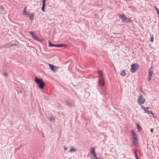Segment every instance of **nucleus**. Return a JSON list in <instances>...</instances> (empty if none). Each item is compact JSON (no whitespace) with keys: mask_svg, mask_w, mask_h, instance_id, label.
Returning a JSON list of instances; mask_svg holds the SVG:
<instances>
[{"mask_svg":"<svg viewBox=\"0 0 159 159\" xmlns=\"http://www.w3.org/2000/svg\"><path fill=\"white\" fill-rule=\"evenodd\" d=\"M34 81L38 85V87L41 89H43L45 86V84L43 81L42 79H39L37 77H35Z\"/></svg>","mask_w":159,"mask_h":159,"instance_id":"nucleus-1","label":"nucleus"},{"mask_svg":"<svg viewBox=\"0 0 159 159\" xmlns=\"http://www.w3.org/2000/svg\"><path fill=\"white\" fill-rule=\"evenodd\" d=\"M130 71L132 73H134L139 67V66L137 64L133 63L131 65Z\"/></svg>","mask_w":159,"mask_h":159,"instance_id":"nucleus-2","label":"nucleus"},{"mask_svg":"<svg viewBox=\"0 0 159 159\" xmlns=\"http://www.w3.org/2000/svg\"><path fill=\"white\" fill-rule=\"evenodd\" d=\"M153 69L152 67L150 68L148 71V81H150L151 79L152 75L153 74Z\"/></svg>","mask_w":159,"mask_h":159,"instance_id":"nucleus-3","label":"nucleus"},{"mask_svg":"<svg viewBox=\"0 0 159 159\" xmlns=\"http://www.w3.org/2000/svg\"><path fill=\"white\" fill-rule=\"evenodd\" d=\"M145 99H143L142 98V95H140L137 100V102L139 105H142L145 102Z\"/></svg>","mask_w":159,"mask_h":159,"instance_id":"nucleus-4","label":"nucleus"},{"mask_svg":"<svg viewBox=\"0 0 159 159\" xmlns=\"http://www.w3.org/2000/svg\"><path fill=\"white\" fill-rule=\"evenodd\" d=\"M48 65H49L50 69L53 72H56L58 68H59V67L54 66L53 65L50 64H48Z\"/></svg>","mask_w":159,"mask_h":159,"instance_id":"nucleus-5","label":"nucleus"},{"mask_svg":"<svg viewBox=\"0 0 159 159\" xmlns=\"http://www.w3.org/2000/svg\"><path fill=\"white\" fill-rule=\"evenodd\" d=\"M98 84L102 86L104 85V77H100L98 81Z\"/></svg>","mask_w":159,"mask_h":159,"instance_id":"nucleus-6","label":"nucleus"},{"mask_svg":"<svg viewBox=\"0 0 159 159\" xmlns=\"http://www.w3.org/2000/svg\"><path fill=\"white\" fill-rule=\"evenodd\" d=\"M131 134L132 135V138L133 139H138L136 134L135 133L134 130H132L131 131Z\"/></svg>","mask_w":159,"mask_h":159,"instance_id":"nucleus-7","label":"nucleus"},{"mask_svg":"<svg viewBox=\"0 0 159 159\" xmlns=\"http://www.w3.org/2000/svg\"><path fill=\"white\" fill-rule=\"evenodd\" d=\"M65 102L66 103V105L67 106L70 107H74L75 106L74 103H71L69 100H66Z\"/></svg>","mask_w":159,"mask_h":159,"instance_id":"nucleus-8","label":"nucleus"},{"mask_svg":"<svg viewBox=\"0 0 159 159\" xmlns=\"http://www.w3.org/2000/svg\"><path fill=\"white\" fill-rule=\"evenodd\" d=\"M119 16L120 18L122 20V21L123 22H124V21L125 20V18L126 17V16L124 14L119 15Z\"/></svg>","mask_w":159,"mask_h":159,"instance_id":"nucleus-9","label":"nucleus"},{"mask_svg":"<svg viewBox=\"0 0 159 159\" xmlns=\"http://www.w3.org/2000/svg\"><path fill=\"white\" fill-rule=\"evenodd\" d=\"M63 47L66 48L67 47V45L65 44H56V48H60Z\"/></svg>","mask_w":159,"mask_h":159,"instance_id":"nucleus-10","label":"nucleus"},{"mask_svg":"<svg viewBox=\"0 0 159 159\" xmlns=\"http://www.w3.org/2000/svg\"><path fill=\"white\" fill-rule=\"evenodd\" d=\"M26 8L25 7L24 11H23V15H24L25 16H26V15H29L30 16V14H31L30 13V11H26Z\"/></svg>","mask_w":159,"mask_h":159,"instance_id":"nucleus-11","label":"nucleus"},{"mask_svg":"<svg viewBox=\"0 0 159 159\" xmlns=\"http://www.w3.org/2000/svg\"><path fill=\"white\" fill-rule=\"evenodd\" d=\"M90 153L92 155L94 153L96 152L95 151V148H94L91 147L90 149Z\"/></svg>","mask_w":159,"mask_h":159,"instance_id":"nucleus-12","label":"nucleus"},{"mask_svg":"<svg viewBox=\"0 0 159 159\" xmlns=\"http://www.w3.org/2000/svg\"><path fill=\"white\" fill-rule=\"evenodd\" d=\"M131 20L130 18L126 17L125 19V20L124 21V23H127L129 22H131Z\"/></svg>","mask_w":159,"mask_h":159,"instance_id":"nucleus-13","label":"nucleus"},{"mask_svg":"<svg viewBox=\"0 0 159 159\" xmlns=\"http://www.w3.org/2000/svg\"><path fill=\"white\" fill-rule=\"evenodd\" d=\"M137 128L138 130V131L139 132H140L142 130L141 127L138 123L137 124Z\"/></svg>","mask_w":159,"mask_h":159,"instance_id":"nucleus-14","label":"nucleus"},{"mask_svg":"<svg viewBox=\"0 0 159 159\" xmlns=\"http://www.w3.org/2000/svg\"><path fill=\"white\" fill-rule=\"evenodd\" d=\"M138 139H134L132 141L134 145L135 146H136V145L138 144Z\"/></svg>","mask_w":159,"mask_h":159,"instance_id":"nucleus-15","label":"nucleus"},{"mask_svg":"<svg viewBox=\"0 0 159 159\" xmlns=\"http://www.w3.org/2000/svg\"><path fill=\"white\" fill-rule=\"evenodd\" d=\"M126 75L125 71V70H122L120 73V75L123 77H124Z\"/></svg>","mask_w":159,"mask_h":159,"instance_id":"nucleus-16","label":"nucleus"},{"mask_svg":"<svg viewBox=\"0 0 159 159\" xmlns=\"http://www.w3.org/2000/svg\"><path fill=\"white\" fill-rule=\"evenodd\" d=\"M98 73L99 75V78L100 77H104L102 73V72L101 70H98Z\"/></svg>","mask_w":159,"mask_h":159,"instance_id":"nucleus-17","label":"nucleus"},{"mask_svg":"<svg viewBox=\"0 0 159 159\" xmlns=\"http://www.w3.org/2000/svg\"><path fill=\"white\" fill-rule=\"evenodd\" d=\"M49 45L50 47H56V44H53L51 43L50 41H48Z\"/></svg>","mask_w":159,"mask_h":159,"instance_id":"nucleus-18","label":"nucleus"},{"mask_svg":"<svg viewBox=\"0 0 159 159\" xmlns=\"http://www.w3.org/2000/svg\"><path fill=\"white\" fill-rule=\"evenodd\" d=\"M29 18L30 20H33L34 19V16L33 13H32L29 16Z\"/></svg>","mask_w":159,"mask_h":159,"instance_id":"nucleus-19","label":"nucleus"},{"mask_svg":"<svg viewBox=\"0 0 159 159\" xmlns=\"http://www.w3.org/2000/svg\"><path fill=\"white\" fill-rule=\"evenodd\" d=\"M77 151V149L75 148H74L73 147H72L70 149V152H75Z\"/></svg>","mask_w":159,"mask_h":159,"instance_id":"nucleus-20","label":"nucleus"},{"mask_svg":"<svg viewBox=\"0 0 159 159\" xmlns=\"http://www.w3.org/2000/svg\"><path fill=\"white\" fill-rule=\"evenodd\" d=\"M32 37L35 40H38L39 37L37 36L36 34H35Z\"/></svg>","mask_w":159,"mask_h":159,"instance_id":"nucleus-21","label":"nucleus"},{"mask_svg":"<svg viewBox=\"0 0 159 159\" xmlns=\"http://www.w3.org/2000/svg\"><path fill=\"white\" fill-rule=\"evenodd\" d=\"M134 155L136 159L139 158V157H138V156L137 155V150L136 149L135 150V152H134Z\"/></svg>","mask_w":159,"mask_h":159,"instance_id":"nucleus-22","label":"nucleus"},{"mask_svg":"<svg viewBox=\"0 0 159 159\" xmlns=\"http://www.w3.org/2000/svg\"><path fill=\"white\" fill-rule=\"evenodd\" d=\"M48 118L51 121H54L55 120V118L54 117H53L52 116H49Z\"/></svg>","mask_w":159,"mask_h":159,"instance_id":"nucleus-23","label":"nucleus"},{"mask_svg":"<svg viewBox=\"0 0 159 159\" xmlns=\"http://www.w3.org/2000/svg\"><path fill=\"white\" fill-rule=\"evenodd\" d=\"M154 37L153 35H151V39L150 41L152 43L153 42Z\"/></svg>","mask_w":159,"mask_h":159,"instance_id":"nucleus-24","label":"nucleus"},{"mask_svg":"<svg viewBox=\"0 0 159 159\" xmlns=\"http://www.w3.org/2000/svg\"><path fill=\"white\" fill-rule=\"evenodd\" d=\"M45 6H46V5L42 4V7L41 8V10L43 12H45L44 8H45Z\"/></svg>","mask_w":159,"mask_h":159,"instance_id":"nucleus-25","label":"nucleus"},{"mask_svg":"<svg viewBox=\"0 0 159 159\" xmlns=\"http://www.w3.org/2000/svg\"><path fill=\"white\" fill-rule=\"evenodd\" d=\"M149 108L147 107L146 108V110L144 111L146 113H147L148 114H149V111H150L149 110Z\"/></svg>","mask_w":159,"mask_h":159,"instance_id":"nucleus-26","label":"nucleus"},{"mask_svg":"<svg viewBox=\"0 0 159 159\" xmlns=\"http://www.w3.org/2000/svg\"><path fill=\"white\" fill-rule=\"evenodd\" d=\"M29 33L31 34L32 35L31 37H32L33 35H34L35 34H34V33L33 31H29Z\"/></svg>","mask_w":159,"mask_h":159,"instance_id":"nucleus-27","label":"nucleus"},{"mask_svg":"<svg viewBox=\"0 0 159 159\" xmlns=\"http://www.w3.org/2000/svg\"><path fill=\"white\" fill-rule=\"evenodd\" d=\"M43 39H39V38H38V40H37V41L40 43H42L43 41Z\"/></svg>","mask_w":159,"mask_h":159,"instance_id":"nucleus-28","label":"nucleus"},{"mask_svg":"<svg viewBox=\"0 0 159 159\" xmlns=\"http://www.w3.org/2000/svg\"><path fill=\"white\" fill-rule=\"evenodd\" d=\"M3 74L6 77L8 75V73L7 72H4L3 73Z\"/></svg>","mask_w":159,"mask_h":159,"instance_id":"nucleus-29","label":"nucleus"},{"mask_svg":"<svg viewBox=\"0 0 159 159\" xmlns=\"http://www.w3.org/2000/svg\"><path fill=\"white\" fill-rule=\"evenodd\" d=\"M141 108L142 109L144 110V111L146 110V108H145V107L144 106H142V105L141 106Z\"/></svg>","mask_w":159,"mask_h":159,"instance_id":"nucleus-30","label":"nucleus"},{"mask_svg":"<svg viewBox=\"0 0 159 159\" xmlns=\"http://www.w3.org/2000/svg\"><path fill=\"white\" fill-rule=\"evenodd\" d=\"M92 155H93V157L94 158H95V159H96V157H97V155H96V152L94 153H93V154Z\"/></svg>","mask_w":159,"mask_h":159,"instance_id":"nucleus-31","label":"nucleus"},{"mask_svg":"<svg viewBox=\"0 0 159 159\" xmlns=\"http://www.w3.org/2000/svg\"><path fill=\"white\" fill-rule=\"evenodd\" d=\"M92 155H93V157L94 158H95V159H96V157H97V155H96V152L94 153H93V154Z\"/></svg>","mask_w":159,"mask_h":159,"instance_id":"nucleus-32","label":"nucleus"},{"mask_svg":"<svg viewBox=\"0 0 159 159\" xmlns=\"http://www.w3.org/2000/svg\"><path fill=\"white\" fill-rule=\"evenodd\" d=\"M149 114H152L153 116H154V114L153 113L152 111H149Z\"/></svg>","mask_w":159,"mask_h":159,"instance_id":"nucleus-33","label":"nucleus"},{"mask_svg":"<svg viewBox=\"0 0 159 159\" xmlns=\"http://www.w3.org/2000/svg\"><path fill=\"white\" fill-rule=\"evenodd\" d=\"M45 1L46 0H43V4L46 5L45 4Z\"/></svg>","mask_w":159,"mask_h":159,"instance_id":"nucleus-34","label":"nucleus"},{"mask_svg":"<svg viewBox=\"0 0 159 159\" xmlns=\"http://www.w3.org/2000/svg\"><path fill=\"white\" fill-rule=\"evenodd\" d=\"M150 131L152 133L153 132V129H150Z\"/></svg>","mask_w":159,"mask_h":159,"instance_id":"nucleus-35","label":"nucleus"},{"mask_svg":"<svg viewBox=\"0 0 159 159\" xmlns=\"http://www.w3.org/2000/svg\"><path fill=\"white\" fill-rule=\"evenodd\" d=\"M64 150L65 151H66L67 149V148L66 147H65L64 146Z\"/></svg>","mask_w":159,"mask_h":159,"instance_id":"nucleus-36","label":"nucleus"},{"mask_svg":"<svg viewBox=\"0 0 159 159\" xmlns=\"http://www.w3.org/2000/svg\"><path fill=\"white\" fill-rule=\"evenodd\" d=\"M1 9L2 10H4V8H3V7H1Z\"/></svg>","mask_w":159,"mask_h":159,"instance_id":"nucleus-37","label":"nucleus"},{"mask_svg":"<svg viewBox=\"0 0 159 159\" xmlns=\"http://www.w3.org/2000/svg\"><path fill=\"white\" fill-rule=\"evenodd\" d=\"M16 45V44H13V45H12V46ZM11 46H12V45Z\"/></svg>","mask_w":159,"mask_h":159,"instance_id":"nucleus-38","label":"nucleus"},{"mask_svg":"<svg viewBox=\"0 0 159 159\" xmlns=\"http://www.w3.org/2000/svg\"><path fill=\"white\" fill-rule=\"evenodd\" d=\"M136 159H140L139 158H137Z\"/></svg>","mask_w":159,"mask_h":159,"instance_id":"nucleus-39","label":"nucleus"},{"mask_svg":"<svg viewBox=\"0 0 159 159\" xmlns=\"http://www.w3.org/2000/svg\"><path fill=\"white\" fill-rule=\"evenodd\" d=\"M99 159H102V158H100Z\"/></svg>","mask_w":159,"mask_h":159,"instance_id":"nucleus-40","label":"nucleus"}]
</instances>
